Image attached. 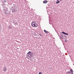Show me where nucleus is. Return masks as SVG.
Segmentation results:
<instances>
[{"label": "nucleus", "instance_id": "f257e3e1", "mask_svg": "<svg viewBox=\"0 0 74 74\" xmlns=\"http://www.w3.org/2000/svg\"><path fill=\"white\" fill-rule=\"evenodd\" d=\"M3 11H4V13L6 15H8L10 14V11H9L8 8L5 7L3 9Z\"/></svg>", "mask_w": 74, "mask_h": 74}, {"label": "nucleus", "instance_id": "f03ea898", "mask_svg": "<svg viewBox=\"0 0 74 74\" xmlns=\"http://www.w3.org/2000/svg\"><path fill=\"white\" fill-rule=\"evenodd\" d=\"M27 56L29 57L30 58L32 57V51H29L27 53Z\"/></svg>", "mask_w": 74, "mask_h": 74}, {"label": "nucleus", "instance_id": "7ed1b4c3", "mask_svg": "<svg viewBox=\"0 0 74 74\" xmlns=\"http://www.w3.org/2000/svg\"><path fill=\"white\" fill-rule=\"evenodd\" d=\"M31 25L32 26H34L35 27H37V26H38V25H37V24L34 21L32 22Z\"/></svg>", "mask_w": 74, "mask_h": 74}, {"label": "nucleus", "instance_id": "20e7f679", "mask_svg": "<svg viewBox=\"0 0 74 74\" xmlns=\"http://www.w3.org/2000/svg\"><path fill=\"white\" fill-rule=\"evenodd\" d=\"M67 38V36L66 35H65L64 34H63V37H62V39H66Z\"/></svg>", "mask_w": 74, "mask_h": 74}, {"label": "nucleus", "instance_id": "39448f33", "mask_svg": "<svg viewBox=\"0 0 74 74\" xmlns=\"http://www.w3.org/2000/svg\"><path fill=\"white\" fill-rule=\"evenodd\" d=\"M62 34H65V35H67V36H69V34L67 33H66L63 32H62Z\"/></svg>", "mask_w": 74, "mask_h": 74}, {"label": "nucleus", "instance_id": "423d86ee", "mask_svg": "<svg viewBox=\"0 0 74 74\" xmlns=\"http://www.w3.org/2000/svg\"><path fill=\"white\" fill-rule=\"evenodd\" d=\"M32 57H34L35 56V54H34V53H33V52H32Z\"/></svg>", "mask_w": 74, "mask_h": 74}, {"label": "nucleus", "instance_id": "0eeeda50", "mask_svg": "<svg viewBox=\"0 0 74 74\" xmlns=\"http://www.w3.org/2000/svg\"><path fill=\"white\" fill-rule=\"evenodd\" d=\"M60 34L61 35L60 37H61V38L62 39H63V34L62 33H60Z\"/></svg>", "mask_w": 74, "mask_h": 74}, {"label": "nucleus", "instance_id": "6e6552de", "mask_svg": "<svg viewBox=\"0 0 74 74\" xmlns=\"http://www.w3.org/2000/svg\"><path fill=\"white\" fill-rule=\"evenodd\" d=\"M3 71H5H5H7V69H6V68L5 67H4L3 68Z\"/></svg>", "mask_w": 74, "mask_h": 74}, {"label": "nucleus", "instance_id": "1a4fd4ad", "mask_svg": "<svg viewBox=\"0 0 74 74\" xmlns=\"http://www.w3.org/2000/svg\"><path fill=\"white\" fill-rule=\"evenodd\" d=\"M47 2H48V1L46 0L44 1H43V3H44L45 4H46V3H47Z\"/></svg>", "mask_w": 74, "mask_h": 74}, {"label": "nucleus", "instance_id": "9d476101", "mask_svg": "<svg viewBox=\"0 0 74 74\" xmlns=\"http://www.w3.org/2000/svg\"><path fill=\"white\" fill-rule=\"evenodd\" d=\"M44 32L45 33H46H46H48V32L45 29H44Z\"/></svg>", "mask_w": 74, "mask_h": 74}, {"label": "nucleus", "instance_id": "9b49d317", "mask_svg": "<svg viewBox=\"0 0 74 74\" xmlns=\"http://www.w3.org/2000/svg\"><path fill=\"white\" fill-rule=\"evenodd\" d=\"M1 5L2 7H3V8H4V7H5V5L4 4V3L3 4H2Z\"/></svg>", "mask_w": 74, "mask_h": 74}, {"label": "nucleus", "instance_id": "f8f14e48", "mask_svg": "<svg viewBox=\"0 0 74 74\" xmlns=\"http://www.w3.org/2000/svg\"><path fill=\"white\" fill-rule=\"evenodd\" d=\"M70 72H71V73H73V72H74V71H73V69H70Z\"/></svg>", "mask_w": 74, "mask_h": 74}, {"label": "nucleus", "instance_id": "ddd939ff", "mask_svg": "<svg viewBox=\"0 0 74 74\" xmlns=\"http://www.w3.org/2000/svg\"><path fill=\"white\" fill-rule=\"evenodd\" d=\"M57 1H58L56 2V4H58V3H60V1H58V0H57Z\"/></svg>", "mask_w": 74, "mask_h": 74}, {"label": "nucleus", "instance_id": "4468645a", "mask_svg": "<svg viewBox=\"0 0 74 74\" xmlns=\"http://www.w3.org/2000/svg\"><path fill=\"white\" fill-rule=\"evenodd\" d=\"M8 27L9 29H11L12 28L11 26H9Z\"/></svg>", "mask_w": 74, "mask_h": 74}, {"label": "nucleus", "instance_id": "2eb2a0df", "mask_svg": "<svg viewBox=\"0 0 74 74\" xmlns=\"http://www.w3.org/2000/svg\"><path fill=\"white\" fill-rule=\"evenodd\" d=\"M1 24L0 23V29H1Z\"/></svg>", "mask_w": 74, "mask_h": 74}, {"label": "nucleus", "instance_id": "dca6fc26", "mask_svg": "<svg viewBox=\"0 0 74 74\" xmlns=\"http://www.w3.org/2000/svg\"><path fill=\"white\" fill-rule=\"evenodd\" d=\"M71 73L70 72H69L68 74H71Z\"/></svg>", "mask_w": 74, "mask_h": 74}, {"label": "nucleus", "instance_id": "f3484780", "mask_svg": "<svg viewBox=\"0 0 74 74\" xmlns=\"http://www.w3.org/2000/svg\"><path fill=\"white\" fill-rule=\"evenodd\" d=\"M39 74H42V73H41V72H40L39 73Z\"/></svg>", "mask_w": 74, "mask_h": 74}, {"label": "nucleus", "instance_id": "a211bd4d", "mask_svg": "<svg viewBox=\"0 0 74 74\" xmlns=\"http://www.w3.org/2000/svg\"><path fill=\"white\" fill-rule=\"evenodd\" d=\"M69 72L68 71L67 72H66L67 74H69Z\"/></svg>", "mask_w": 74, "mask_h": 74}, {"label": "nucleus", "instance_id": "6ab92c4d", "mask_svg": "<svg viewBox=\"0 0 74 74\" xmlns=\"http://www.w3.org/2000/svg\"><path fill=\"white\" fill-rule=\"evenodd\" d=\"M6 0H5L4 1V2H5V3H6Z\"/></svg>", "mask_w": 74, "mask_h": 74}, {"label": "nucleus", "instance_id": "aec40b11", "mask_svg": "<svg viewBox=\"0 0 74 74\" xmlns=\"http://www.w3.org/2000/svg\"><path fill=\"white\" fill-rule=\"evenodd\" d=\"M40 36H42V35H41V34H39Z\"/></svg>", "mask_w": 74, "mask_h": 74}, {"label": "nucleus", "instance_id": "412c9836", "mask_svg": "<svg viewBox=\"0 0 74 74\" xmlns=\"http://www.w3.org/2000/svg\"><path fill=\"white\" fill-rule=\"evenodd\" d=\"M65 42H67V41H66V40H65Z\"/></svg>", "mask_w": 74, "mask_h": 74}, {"label": "nucleus", "instance_id": "4be33fe9", "mask_svg": "<svg viewBox=\"0 0 74 74\" xmlns=\"http://www.w3.org/2000/svg\"><path fill=\"white\" fill-rule=\"evenodd\" d=\"M71 74H73V73H71Z\"/></svg>", "mask_w": 74, "mask_h": 74}, {"label": "nucleus", "instance_id": "5701e85b", "mask_svg": "<svg viewBox=\"0 0 74 74\" xmlns=\"http://www.w3.org/2000/svg\"><path fill=\"white\" fill-rule=\"evenodd\" d=\"M60 0V1H62V0Z\"/></svg>", "mask_w": 74, "mask_h": 74}, {"label": "nucleus", "instance_id": "b1692460", "mask_svg": "<svg viewBox=\"0 0 74 74\" xmlns=\"http://www.w3.org/2000/svg\"><path fill=\"white\" fill-rule=\"evenodd\" d=\"M27 58H29V56H27Z\"/></svg>", "mask_w": 74, "mask_h": 74}, {"label": "nucleus", "instance_id": "393cba45", "mask_svg": "<svg viewBox=\"0 0 74 74\" xmlns=\"http://www.w3.org/2000/svg\"><path fill=\"white\" fill-rule=\"evenodd\" d=\"M48 33H49V32H48Z\"/></svg>", "mask_w": 74, "mask_h": 74}, {"label": "nucleus", "instance_id": "a878e982", "mask_svg": "<svg viewBox=\"0 0 74 74\" xmlns=\"http://www.w3.org/2000/svg\"><path fill=\"white\" fill-rule=\"evenodd\" d=\"M33 59H34V57L33 58Z\"/></svg>", "mask_w": 74, "mask_h": 74}, {"label": "nucleus", "instance_id": "bb28decb", "mask_svg": "<svg viewBox=\"0 0 74 74\" xmlns=\"http://www.w3.org/2000/svg\"><path fill=\"white\" fill-rule=\"evenodd\" d=\"M49 21H50V19H49Z\"/></svg>", "mask_w": 74, "mask_h": 74}]
</instances>
